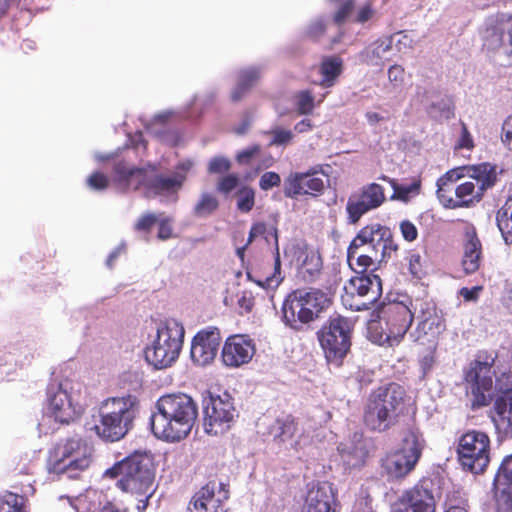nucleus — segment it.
Listing matches in <instances>:
<instances>
[{"instance_id":"f257e3e1","label":"nucleus","mask_w":512,"mask_h":512,"mask_svg":"<svg viewBox=\"0 0 512 512\" xmlns=\"http://www.w3.org/2000/svg\"><path fill=\"white\" fill-rule=\"evenodd\" d=\"M497 175V166L488 162L451 169L437 181V197L446 208L469 207L495 186Z\"/></svg>"},{"instance_id":"f03ea898","label":"nucleus","mask_w":512,"mask_h":512,"mask_svg":"<svg viewBox=\"0 0 512 512\" xmlns=\"http://www.w3.org/2000/svg\"><path fill=\"white\" fill-rule=\"evenodd\" d=\"M198 417V405L185 393L162 395L154 404L150 426L158 439L178 442L186 438Z\"/></svg>"},{"instance_id":"7ed1b4c3","label":"nucleus","mask_w":512,"mask_h":512,"mask_svg":"<svg viewBox=\"0 0 512 512\" xmlns=\"http://www.w3.org/2000/svg\"><path fill=\"white\" fill-rule=\"evenodd\" d=\"M192 167L191 160H184L177 164L171 174H163L149 173L144 169L130 167L125 162H119L114 166L113 180L122 191L143 188L148 197L159 196L167 202L175 203Z\"/></svg>"},{"instance_id":"20e7f679","label":"nucleus","mask_w":512,"mask_h":512,"mask_svg":"<svg viewBox=\"0 0 512 512\" xmlns=\"http://www.w3.org/2000/svg\"><path fill=\"white\" fill-rule=\"evenodd\" d=\"M406 393L403 387L389 383L374 389L367 398L363 421L365 426L377 432L393 427L403 411Z\"/></svg>"},{"instance_id":"39448f33","label":"nucleus","mask_w":512,"mask_h":512,"mask_svg":"<svg viewBox=\"0 0 512 512\" xmlns=\"http://www.w3.org/2000/svg\"><path fill=\"white\" fill-rule=\"evenodd\" d=\"M138 413L139 401L136 396L128 394L108 398L101 404L100 423L94 425V430L106 442L119 441L132 430Z\"/></svg>"},{"instance_id":"423d86ee","label":"nucleus","mask_w":512,"mask_h":512,"mask_svg":"<svg viewBox=\"0 0 512 512\" xmlns=\"http://www.w3.org/2000/svg\"><path fill=\"white\" fill-rule=\"evenodd\" d=\"M105 476L119 478L118 487L131 494L153 495L154 467L150 454L135 451L105 471Z\"/></svg>"},{"instance_id":"0eeeda50","label":"nucleus","mask_w":512,"mask_h":512,"mask_svg":"<svg viewBox=\"0 0 512 512\" xmlns=\"http://www.w3.org/2000/svg\"><path fill=\"white\" fill-rule=\"evenodd\" d=\"M81 384L71 379H53L47 386L46 407L43 421L53 419L60 424H69L82 413L79 403Z\"/></svg>"},{"instance_id":"6e6552de","label":"nucleus","mask_w":512,"mask_h":512,"mask_svg":"<svg viewBox=\"0 0 512 512\" xmlns=\"http://www.w3.org/2000/svg\"><path fill=\"white\" fill-rule=\"evenodd\" d=\"M329 304L327 294L319 289H297L283 302L282 319L291 329L301 331L305 324L318 318Z\"/></svg>"},{"instance_id":"1a4fd4ad","label":"nucleus","mask_w":512,"mask_h":512,"mask_svg":"<svg viewBox=\"0 0 512 512\" xmlns=\"http://www.w3.org/2000/svg\"><path fill=\"white\" fill-rule=\"evenodd\" d=\"M185 336L181 322L166 319L157 327L156 337L145 349L146 361L156 369L171 366L179 357Z\"/></svg>"},{"instance_id":"9d476101","label":"nucleus","mask_w":512,"mask_h":512,"mask_svg":"<svg viewBox=\"0 0 512 512\" xmlns=\"http://www.w3.org/2000/svg\"><path fill=\"white\" fill-rule=\"evenodd\" d=\"M92 448L80 437L57 444L50 456L49 472L76 479L91 463Z\"/></svg>"},{"instance_id":"9b49d317","label":"nucleus","mask_w":512,"mask_h":512,"mask_svg":"<svg viewBox=\"0 0 512 512\" xmlns=\"http://www.w3.org/2000/svg\"><path fill=\"white\" fill-rule=\"evenodd\" d=\"M424 440L418 429L409 428L404 432L401 448L381 459V474L388 480L408 475L419 461Z\"/></svg>"},{"instance_id":"f8f14e48","label":"nucleus","mask_w":512,"mask_h":512,"mask_svg":"<svg viewBox=\"0 0 512 512\" xmlns=\"http://www.w3.org/2000/svg\"><path fill=\"white\" fill-rule=\"evenodd\" d=\"M353 323L343 316L331 317L317 332L328 363L340 366L351 348Z\"/></svg>"},{"instance_id":"ddd939ff","label":"nucleus","mask_w":512,"mask_h":512,"mask_svg":"<svg viewBox=\"0 0 512 512\" xmlns=\"http://www.w3.org/2000/svg\"><path fill=\"white\" fill-rule=\"evenodd\" d=\"M203 427L209 435H219L229 430L238 417L233 397L224 392L220 395L209 394L203 398Z\"/></svg>"},{"instance_id":"4468645a","label":"nucleus","mask_w":512,"mask_h":512,"mask_svg":"<svg viewBox=\"0 0 512 512\" xmlns=\"http://www.w3.org/2000/svg\"><path fill=\"white\" fill-rule=\"evenodd\" d=\"M494 358L479 355L469 365L465 372L467 394L471 396L473 409L486 406L491 400V389L493 386L494 371L492 370Z\"/></svg>"},{"instance_id":"2eb2a0df","label":"nucleus","mask_w":512,"mask_h":512,"mask_svg":"<svg viewBox=\"0 0 512 512\" xmlns=\"http://www.w3.org/2000/svg\"><path fill=\"white\" fill-rule=\"evenodd\" d=\"M345 290L346 295L342 296L345 307L352 311L368 310L382 295V281L372 270L352 277Z\"/></svg>"},{"instance_id":"dca6fc26","label":"nucleus","mask_w":512,"mask_h":512,"mask_svg":"<svg viewBox=\"0 0 512 512\" xmlns=\"http://www.w3.org/2000/svg\"><path fill=\"white\" fill-rule=\"evenodd\" d=\"M490 439L484 432L468 431L463 434L457 447L462 467L472 473H482L489 464Z\"/></svg>"},{"instance_id":"f3484780","label":"nucleus","mask_w":512,"mask_h":512,"mask_svg":"<svg viewBox=\"0 0 512 512\" xmlns=\"http://www.w3.org/2000/svg\"><path fill=\"white\" fill-rule=\"evenodd\" d=\"M415 311L418 312V324L410 333L414 342L422 345L436 346L438 336L445 330V323L436 305L431 301L416 300Z\"/></svg>"},{"instance_id":"a211bd4d","label":"nucleus","mask_w":512,"mask_h":512,"mask_svg":"<svg viewBox=\"0 0 512 512\" xmlns=\"http://www.w3.org/2000/svg\"><path fill=\"white\" fill-rule=\"evenodd\" d=\"M362 249L373 252L381 258H389L392 252L398 249L394 242L390 228L379 223H373L361 228L351 241V250Z\"/></svg>"},{"instance_id":"6ab92c4d","label":"nucleus","mask_w":512,"mask_h":512,"mask_svg":"<svg viewBox=\"0 0 512 512\" xmlns=\"http://www.w3.org/2000/svg\"><path fill=\"white\" fill-rule=\"evenodd\" d=\"M385 200L384 188L381 185L370 183L362 186L348 197L346 204L348 223H358L363 215L380 207Z\"/></svg>"},{"instance_id":"aec40b11","label":"nucleus","mask_w":512,"mask_h":512,"mask_svg":"<svg viewBox=\"0 0 512 512\" xmlns=\"http://www.w3.org/2000/svg\"><path fill=\"white\" fill-rule=\"evenodd\" d=\"M380 324L385 335V341L390 345L398 343L412 324L413 313L410 308L401 303H390L383 308Z\"/></svg>"},{"instance_id":"412c9836","label":"nucleus","mask_w":512,"mask_h":512,"mask_svg":"<svg viewBox=\"0 0 512 512\" xmlns=\"http://www.w3.org/2000/svg\"><path fill=\"white\" fill-rule=\"evenodd\" d=\"M325 168L329 170L330 166L326 165ZM319 172L328 177V172L322 166L314 167L305 173L289 175L284 183V195L294 199L300 195L316 196L318 193H322L325 184L323 179L317 176Z\"/></svg>"},{"instance_id":"4be33fe9","label":"nucleus","mask_w":512,"mask_h":512,"mask_svg":"<svg viewBox=\"0 0 512 512\" xmlns=\"http://www.w3.org/2000/svg\"><path fill=\"white\" fill-rule=\"evenodd\" d=\"M229 498V490L224 482L210 480L192 498L188 512H225L222 503Z\"/></svg>"},{"instance_id":"5701e85b","label":"nucleus","mask_w":512,"mask_h":512,"mask_svg":"<svg viewBox=\"0 0 512 512\" xmlns=\"http://www.w3.org/2000/svg\"><path fill=\"white\" fill-rule=\"evenodd\" d=\"M221 343L220 331L216 327L200 330L192 339L190 357L194 364L209 365L216 357Z\"/></svg>"},{"instance_id":"b1692460","label":"nucleus","mask_w":512,"mask_h":512,"mask_svg":"<svg viewBox=\"0 0 512 512\" xmlns=\"http://www.w3.org/2000/svg\"><path fill=\"white\" fill-rule=\"evenodd\" d=\"M255 351V344L248 336L232 335L223 345L221 358L225 366L237 368L249 363Z\"/></svg>"},{"instance_id":"393cba45","label":"nucleus","mask_w":512,"mask_h":512,"mask_svg":"<svg viewBox=\"0 0 512 512\" xmlns=\"http://www.w3.org/2000/svg\"><path fill=\"white\" fill-rule=\"evenodd\" d=\"M497 511L512 512V454L505 456L494 478Z\"/></svg>"},{"instance_id":"a878e982","label":"nucleus","mask_w":512,"mask_h":512,"mask_svg":"<svg viewBox=\"0 0 512 512\" xmlns=\"http://www.w3.org/2000/svg\"><path fill=\"white\" fill-rule=\"evenodd\" d=\"M337 492L329 482L312 488L306 499V512H339Z\"/></svg>"},{"instance_id":"bb28decb","label":"nucleus","mask_w":512,"mask_h":512,"mask_svg":"<svg viewBox=\"0 0 512 512\" xmlns=\"http://www.w3.org/2000/svg\"><path fill=\"white\" fill-rule=\"evenodd\" d=\"M337 451L346 469L361 467L368 456L366 440L363 438V434L358 432L341 442Z\"/></svg>"},{"instance_id":"cd10ccee","label":"nucleus","mask_w":512,"mask_h":512,"mask_svg":"<svg viewBox=\"0 0 512 512\" xmlns=\"http://www.w3.org/2000/svg\"><path fill=\"white\" fill-rule=\"evenodd\" d=\"M299 274L307 283L315 282L321 275L323 261L318 251L308 247H296Z\"/></svg>"},{"instance_id":"c85d7f7f","label":"nucleus","mask_w":512,"mask_h":512,"mask_svg":"<svg viewBox=\"0 0 512 512\" xmlns=\"http://www.w3.org/2000/svg\"><path fill=\"white\" fill-rule=\"evenodd\" d=\"M426 111L435 120H448L454 117V101L451 96L436 90L424 94Z\"/></svg>"},{"instance_id":"c756f323","label":"nucleus","mask_w":512,"mask_h":512,"mask_svg":"<svg viewBox=\"0 0 512 512\" xmlns=\"http://www.w3.org/2000/svg\"><path fill=\"white\" fill-rule=\"evenodd\" d=\"M297 425L294 418L291 416H285L277 418L274 422L268 426L267 435L271 437L272 441L281 446L288 445L297 450V441H293V437L296 433Z\"/></svg>"},{"instance_id":"7c9ffc66","label":"nucleus","mask_w":512,"mask_h":512,"mask_svg":"<svg viewBox=\"0 0 512 512\" xmlns=\"http://www.w3.org/2000/svg\"><path fill=\"white\" fill-rule=\"evenodd\" d=\"M262 75L261 66H250L238 72L237 84L231 92L233 102L240 101L243 96L257 83Z\"/></svg>"},{"instance_id":"2f4dec72","label":"nucleus","mask_w":512,"mask_h":512,"mask_svg":"<svg viewBox=\"0 0 512 512\" xmlns=\"http://www.w3.org/2000/svg\"><path fill=\"white\" fill-rule=\"evenodd\" d=\"M394 37L387 36L377 40L360 53L361 61L368 65H380L392 49Z\"/></svg>"},{"instance_id":"473e14b6","label":"nucleus","mask_w":512,"mask_h":512,"mask_svg":"<svg viewBox=\"0 0 512 512\" xmlns=\"http://www.w3.org/2000/svg\"><path fill=\"white\" fill-rule=\"evenodd\" d=\"M386 258H381V255L373 256V252L362 249L351 250V244L347 249V262L349 266L357 274H367V269L374 265L375 262L385 261Z\"/></svg>"},{"instance_id":"72a5a7b5","label":"nucleus","mask_w":512,"mask_h":512,"mask_svg":"<svg viewBox=\"0 0 512 512\" xmlns=\"http://www.w3.org/2000/svg\"><path fill=\"white\" fill-rule=\"evenodd\" d=\"M343 70V60L338 56L325 57L320 66L322 74L321 85L323 87H331L335 84L336 79Z\"/></svg>"},{"instance_id":"f704fd0d","label":"nucleus","mask_w":512,"mask_h":512,"mask_svg":"<svg viewBox=\"0 0 512 512\" xmlns=\"http://www.w3.org/2000/svg\"><path fill=\"white\" fill-rule=\"evenodd\" d=\"M496 223L502 238L507 245L512 244V196L506 201L505 206L496 214Z\"/></svg>"},{"instance_id":"c9c22d12","label":"nucleus","mask_w":512,"mask_h":512,"mask_svg":"<svg viewBox=\"0 0 512 512\" xmlns=\"http://www.w3.org/2000/svg\"><path fill=\"white\" fill-rule=\"evenodd\" d=\"M274 236H275V256H274V272L272 275L265 277L264 279L255 280V283L260 287L265 289H274L277 288L283 280L281 276V260L279 254V246H278V236L277 229L274 228Z\"/></svg>"},{"instance_id":"e433bc0d","label":"nucleus","mask_w":512,"mask_h":512,"mask_svg":"<svg viewBox=\"0 0 512 512\" xmlns=\"http://www.w3.org/2000/svg\"><path fill=\"white\" fill-rule=\"evenodd\" d=\"M390 185L393 188L392 200L407 201L413 195H417L420 190V182L412 181L409 184H399L396 180H391Z\"/></svg>"},{"instance_id":"4c0bfd02","label":"nucleus","mask_w":512,"mask_h":512,"mask_svg":"<svg viewBox=\"0 0 512 512\" xmlns=\"http://www.w3.org/2000/svg\"><path fill=\"white\" fill-rule=\"evenodd\" d=\"M495 390L497 392L494 402L512 401V373H502L495 380Z\"/></svg>"},{"instance_id":"58836bf2","label":"nucleus","mask_w":512,"mask_h":512,"mask_svg":"<svg viewBox=\"0 0 512 512\" xmlns=\"http://www.w3.org/2000/svg\"><path fill=\"white\" fill-rule=\"evenodd\" d=\"M218 207L217 199L209 194L203 193L200 200L194 207V215L197 217H206L212 214Z\"/></svg>"},{"instance_id":"ea45409f","label":"nucleus","mask_w":512,"mask_h":512,"mask_svg":"<svg viewBox=\"0 0 512 512\" xmlns=\"http://www.w3.org/2000/svg\"><path fill=\"white\" fill-rule=\"evenodd\" d=\"M255 204V191L248 186H243L237 191V209L243 213L252 210Z\"/></svg>"},{"instance_id":"a19ab883","label":"nucleus","mask_w":512,"mask_h":512,"mask_svg":"<svg viewBox=\"0 0 512 512\" xmlns=\"http://www.w3.org/2000/svg\"><path fill=\"white\" fill-rule=\"evenodd\" d=\"M267 134L270 136L269 145L285 146L288 145L294 138V134L289 129H284L280 126L272 128Z\"/></svg>"},{"instance_id":"79ce46f5","label":"nucleus","mask_w":512,"mask_h":512,"mask_svg":"<svg viewBox=\"0 0 512 512\" xmlns=\"http://www.w3.org/2000/svg\"><path fill=\"white\" fill-rule=\"evenodd\" d=\"M174 116H175V112L173 110H166V111L156 114L150 121H146L143 118H141V121L143 122L144 127L148 131H150L151 133L160 135L161 129L160 128L158 129L157 126L164 125Z\"/></svg>"},{"instance_id":"37998d69","label":"nucleus","mask_w":512,"mask_h":512,"mask_svg":"<svg viewBox=\"0 0 512 512\" xmlns=\"http://www.w3.org/2000/svg\"><path fill=\"white\" fill-rule=\"evenodd\" d=\"M294 104L299 114H309L314 108V98L309 91L303 90L295 95Z\"/></svg>"},{"instance_id":"c03bdc74","label":"nucleus","mask_w":512,"mask_h":512,"mask_svg":"<svg viewBox=\"0 0 512 512\" xmlns=\"http://www.w3.org/2000/svg\"><path fill=\"white\" fill-rule=\"evenodd\" d=\"M24 498L16 494H9L0 501V512H25L23 509Z\"/></svg>"},{"instance_id":"a18cd8bd","label":"nucleus","mask_w":512,"mask_h":512,"mask_svg":"<svg viewBox=\"0 0 512 512\" xmlns=\"http://www.w3.org/2000/svg\"><path fill=\"white\" fill-rule=\"evenodd\" d=\"M231 167V162L228 158L217 156L212 158L208 164V172L211 174H221L227 172Z\"/></svg>"},{"instance_id":"49530a36","label":"nucleus","mask_w":512,"mask_h":512,"mask_svg":"<svg viewBox=\"0 0 512 512\" xmlns=\"http://www.w3.org/2000/svg\"><path fill=\"white\" fill-rule=\"evenodd\" d=\"M281 183L280 175L276 172L268 171L261 175L259 180V187L263 191H268L273 187L279 186Z\"/></svg>"},{"instance_id":"de8ad7c7","label":"nucleus","mask_w":512,"mask_h":512,"mask_svg":"<svg viewBox=\"0 0 512 512\" xmlns=\"http://www.w3.org/2000/svg\"><path fill=\"white\" fill-rule=\"evenodd\" d=\"M326 29V22L323 17H319L312 21L306 28V35L312 39L320 38Z\"/></svg>"},{"instance_id":"09e8293b","label":"nucleus","mask_w":512,"mask_h":512,"mask_svg":"<svg viewBox=\"0 0 512 512\" xmlns=\"http://www.w3.org/2000/svg\"><path fill=\"white\" fill-rule=\"evenodd\" d=\"M239 185V177L235 174H229L227 176L222 177L217 185V189L219 192L228 194L234 189H236Z\"/></svg>"},{"instance_id":"8fccbe9b","label":"nucleus","mask_w":512,"mask_h":512,"mask_svg":"<svg viewBox=\"0 0 512 512\" xmlns=\"http://www.w3.org/2000/svg\"><path fill=\"white\" fill-rule=\"evenodd\" d=\"M108 183V178L100 172H95L87 178L88 187L96 191H102L106 189Z\"/></svg>"},{"instance_id":"3c124183","label":"nucleus","mask_w":512,"mask_h":512,"mask_svg":"<svg viewBox=\"0 0 512 512\" xmlns=\"http://www.w3.org/2000/svg\"><path fill=\"white\" fill-rule=\"evenodd\" d=\"M158 217L154 213H146L142 215L137 223L135 229L138 231H150V229L158 222Z\"/></svg>"},{"instance_id":"603ef678","label":"nucleus","mask_w":512,"mask_h":512,"mask_svg":"<svg viewBox=\"0 0 512 512\" xmlns=\"http://www.w3.org/2000/svg\"><path fill=\"white\" fill-rule=\"evenodd\" d=\"M354 9V1L353 0H347L345 1L338 11L334 15V22L338 25L342 24L347 17L351 14V12Z\"/></svg>"},{"instance_id":"864d4df0","label":"nucleus","mask_w":512,"mask_h":512,"mask_svg":"<svg viewBox=\"0 0 512 512\" xmlns=\"http://www.w3.org/2000/svg\"><path fill=\"white\" fill-rule=\"evenodd\" d=\"M480 254H464L463 269L467 274L474 273L479 268Z\"/></svg>"},{"instance_id":"5fc2aeb1","label":"nucleus","mask_w":512,"mask_h":512,"mask_svg":"<svg viewBox=\"0 0 512 512\" xmlns=\"http://www.w3.org/2000/svg\"><path fill=\"white\" fill-rule=\"evenodd\" d=\"M400 230H401L403 238L406 241L412 242L418 236L417 228L415 227V225L412 222H410L408 220H404L400 223Z\"/></svg>"},{"instance_id":"6e6d98bb","label":"nucleus","mask_w":512,"mask_h":512,"mask_svg":"<svg viewBox=\"0 0 512 512\" xmlns=\"http://www.w3.org/2000/svg\"><path fill=\"white\" fill-rule=\"evenodd\" d=\"M172 222L171 218H160L158 219L159 229L157 237L160 240H167L172 237V227L170 223Z\"/></svg>"},{"instance_id":"4d7b16f0","label":"nucleus","mask_w":512,"mask_h":512,"mask_svg":"<svg viewBox=\"0 0 512 512\" xmlns=\"http://www.w3.org/2000/svg\"><path fill=\"white\" fill-rule=\"evenodd\" d=\"M464 254H481V244L476 237L475 232L472 234H467V242L465 244Z\"/></svg>"},{"instance_id":"13d9d810","label":"nucleus","mask_w":512,"mask_h":512,"mask_svg":"<svg viewBox=\"0 0 512 512\" xmlns=\"http://www.w3.org/2000/svg\"><path fill=\"white\" fill-rule=\"evenodd\" d=\"M435 346L431 347L429 345V349L426 353L420 358V366L424 374L431 370L434 365L435 357H434Z\"/></svg>"},{"instance_id":"bf43d9fd","label":"nucleus","mask_w":512,"mask_h":512,"mask_svg":"<svg viewBox=\"0 0 512 512\" xmlns=\"http://www.w3.org/2000/svg\"><path fill=\"white\" fill-rule=\"evenodd\" d=\"M421 256L417 253H413L409 256V272L413 277L421 278L422 268H421Z\"/></svg>"},{"instance_id":"052dcab7","label":"nucleus","mask_w":512,"mask_h":512,"mask_svg":"<svg viewBox=\"0 0 512 512\" xmlns=\"http://www.w3.org/2000/svg\"><path fill=\"white\" fill-rule=\"evenodd\" d=\"M456 147L460 149H471L473 147L472 137L464 123H462L461 137Z\"/></svg>"},{"instance_id":"680f3d73","label":"nucleus","mask_w":512,"mask_h":512,"mask_svg":"<svg viewBox=\"0 0 512 512\" xmlns=\"http://www.w3.org/2000/svg\"><path fill=\"white\" fill-rule=\"evenodd\" d=\"M502 141L512 150V116H509L502 125Z\"/></svg>"},{"instance_id":"e2e57ef3","label":"nucleus","mask_w":512,"mask_h":512,"mask_svg":"<svg viewBox=\"0 0 512 512\" xmlns=\"http://www.w3.org/2000/svg\"><path fill=\"white\" fill-rule=\"evenodd\" d=\"M266 231L267 226L265 223L258 222L253 224L249 232V237L246 242V246H249L256 237L264 235Z\"/></svg>"},{"instance_id":"0e129e2a","label":"nucleus","mask_w":512,"mask_h":512,"mask_svg":"<svg viewBox=\"0 0 512 512\" xmlns=\"http://www.w3.org/2000/svg\"><path fill=\"white\" fill-rule=\"evenodd\" d=\"M393 37H398L397 41L395 42V46L398 51H402V49L406 48H412L413 40L407 34L398 32Z\"/></svg>"},{"instance_id":"69168bd1","label":"nucleus","mask_w":512,"mask_h":512,"mask_svg":"<svg viewBox=\"0 0 512 512\" xmlns=\"http://www.w3.org/2000/svg\"><path fill=\"white\" fill-rule=\"evenodd\" d=\"M373 13L374 11L371 5L366 4L358 10L355 21L358 23H365L372 17Z\"/></svg>"},{"instance_id":"338daca9","label":"nucleus","mask_w":512,"mask_h":512,"mask_svg":"<svg viewBox=\"0 0 512 512\" xmlns=\"http://www.w3.org/2000/svg\"><path fill=\"white\" fill-rule=\"evenodd\" d=\"M404 69L400 65H393L388 70V78L391 82L402 81Z\"/></svg>"},{"instance_id":"774afa93","label":"nucleus","mask_w":512,"mask_h":512,"mask_svg":"<svg viewBox=\"0 0 512 512\" xmlns=\"http://www.w3.org/2000/svg\"><path fill=\"white\" fill-rule=\"evenodd\" d=\"M502 303L512 313V284L506 286L502 296Z\"/></svg>"}]
</instances>
